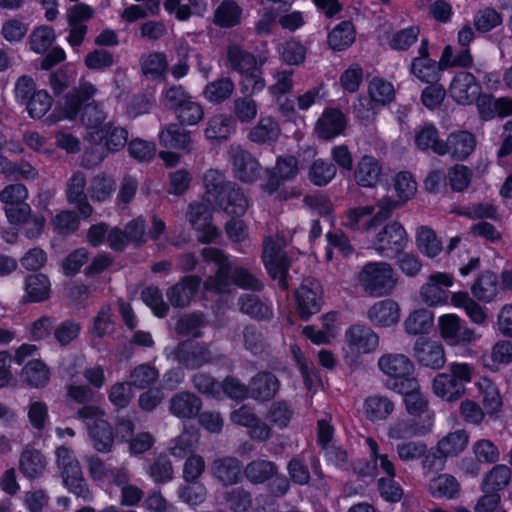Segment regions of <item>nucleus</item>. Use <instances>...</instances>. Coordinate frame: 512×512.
<instances>
[{
    "mask_svg": "<svg viewBox=\"0 0 512 512\" xmlns=\"http://www.w3.org/2000/svg\"><path fill=\"white\" fill-rule=\"evenodd\" d=\"M357 282L370 297L389 296L397 285V275L388 262H367L357 275Z\"/></svg>",
    "mask_w": 512,
    "mask_h": 512,
    "instance_id": "20e7f679",
    "label": "nucleus"
},
{
    "mask_svg": "<svg viewBox=\"0 0 512 512\" xmlns=\"http://www.w3.org/2000/svg\"><path fill=\"white\" fill-rule=\"evenodd\" d=\"M474 375L475 367L472 364L451 362L445 372L434 377L432 391L443 401L456 402L466 395V385L472 382Z\"/></svg>",
    "mask_w": 512,
    "mask_h": 512,
    "instance_id": "f257e3e1",
    "label": "nucleus"
},
{
    "mask_svg": "<svg viewBox=\"0 0 512 512\" xmlns=\"http://www.w3.org/2000/svg\"><path fill=\"white\" fill-rule=\"evenodd\" d=\"M236 130L233 117L217 114L209 118L204 130L205 137L211 141H226Z\"/></svg>",
    "mask_w": 512,
    "mask_h": 512,
    "instance_id": "473e14b6",
    "label": "nucleus"
},
{
    "mask_svg": "<svg viewBox=\"0 0 512 512\" xmlns=\"http://www.w3.org/2000/svg\"><path fill=\"white\" fill-rule=\"evenodd\" d=\"M235 90V84L230 77H221L209 82L203 91L204 97L211 103L220 104L229 99Z\"/></svg>",
    "mask_w": 512,
    "mask_h": 512,
    "instance_id": "49530a36",
    "label": "nucleus"
},
{
    "mask_svg": "<svg viewBox=\"0 0 512 512\" xmlns=\"http://www.w3.org/2000/svg\"><path fill=\"white\" fill-rule=\"evenodd\" d=\"M141 71L152 79L164 78L168 71V60L162 52L143 55L140 60Z\"/></svg>",
    "mask_w": 512,
    "mask_h": 512,
    "instance_id": "3c124183",
    "label": "nucleus"
},
{
    "mask_svg": "<svg viewBox=\"0 0 512 512\" xmlns=\"http://www.w3.org/2000/svg\"><path fill=\"white\" fill-rule=\"evenodd\" d=\"M337 168L332 162L324 159H316L308 169L309 181L318 187L329 184L336 176Z\"/></svg>",
    "mask_w": 512,
    "mask_h": 512,
    "instance_id": "de8ad7c7",
    "label": "nucleus"
},
{
    "mask_svg": "<svg viewBox=\"0 0 512 512\" xmlns=\"http://www.w3.org/2000/svg\"><path fill=\"white\" fill-rule=\"evenodd\" d=\"M276 474H278V466L265 459L252 460L243 468V476L253 485L264 484Z\"/></svg>",
    "mask_w": 512,
    "mask_h": 512,
    "instance_id": "7c9ffc66",
    "label": "nucleus"
},
{
    "mask_svg": "<svg viewBox=\"0 0 512 512\" xmlns=\"http://www.w3.org/2000/svg\"><path fill=\"white\" fill-rule=\"evenodd\" d=\"M115 190V181L105 173H99L94 176L90 182L89 192L92 199L103 202L110 198Z\"/></svg>",
    "mask_w": 512,
    "mask_h": 512,
    "instance_id": "338daca9",
    "label": "nucleus"
},
{
    "mask_svg": "<svg viewBox=\"0 0 512 512\" xmlns=\"http://www.w3.org/2000/svg\"><path fill=\"white\" fill-rule=\"evenodd\" d=\"M159 378V371L150 364H140L130 372V384L138 389L152 386Z\"/></svg>",
    "mask_w": 512,
    "mask_h": 512,
    "instance_id": "69168bd1",
    "label": "nucleus"
},
{
    "mask_svg": "<svg viewBox=\"0 0 512 512\" xmlns=\"http://www.w3.org/2000/svg\"><path fill=\"white\" fill-rule=\"evenodd\" d=\"M227 61L229 67L239 74L249 72L260 64L252 53L238 44H230L227 47Z\"/></svg>",
    "mask_w": 512,
    "mask_h": 512,
    "instance_id": "a19ab883",
    "label": "nucleus"
},
{
    "mask_svg": "<svg viewBox=\"0 0 512 512\" xmlns=\"http://www.w3.org/2000/svg\"><path fill=\"white\" fill-rule=\"evenodd\" d=\"M290 239L283 232L266 237L263 242L262 261L265 268L282 290L289 287L287 277L290 268V260L283 249L289 244Z\"/></svg>",
    "mask_w": 512,
    "mask_h": 512,
    "instance_id": "39448f33",
    "label": "nucleus"
},
{
    "mask_svg": "<svg viewBox=\"0 0 512 512\" xmlns=\"http://www.w3.org/2000/svg\"><path fill=\"white\" fill-rule=\"evenodd\" d=\"M408 235L403 225L397 221L386 224L372 241L373 249L381 256L394 258L403 252Z\"/></svg>",
    "mask_w": 512,
    "mask_h": 512,
    "instance_id": "423d86ee",
    "label": "nucleus"
},
{
    "mask_svg": "<svg viewBox=\"0 0 512 512\" xmlns=\"http://www.w3.org/2000/svg\"><path fill=\"white\" fill-rule=\"evenodd\" d=\"M480 85L470 72L457 73L450 84V96L459 104H472L480 94Z\"/></svg>",
    "mask_w": 512,
    "mask_h": 512,
    "instance_id": "2eb2a0df",
    "label": "nucleus"
},
{
    "mask_svg": "<svg viewBox=\"0 0 512 512\" xmlns=\"http://www.w3.org/2000/svg\"><path fill=\"white\" fill-rule=\"evenodd\" d=\"M240 311L258 320L272 317V310L267 303L263 302L254 294H243L238 299Z\"/></svg>",
    "mask_w": 512,
    "mask_h": 512,
    "instance_id": "603ef678",
    "label": "nucleus"
},
{
    "mask_svg": "<svg viewBox=\"0 0 512 512\" xmlns=\"http://www.w3.org/2000/svg\"><path fill=\"white\" fill-rule=\"evenodd\" d=\"M233 119L241 123L252 122L258 113V104L249 94L234 98L231 108Z\"/></svg>",
    "mask_w": 512,
    "mask_h": 512,
    "instance_id": "6e6d98bb",
    "label": "nucleus"
},
{
    "mask_svg": "<svg viewBox=\"0 0 512 512\" xmlns=\"http://www.w3.org/2000/svg\"><path fill=\"white\" fill-rule=\"evenodd\" d=\"M281 383L275 374L260 371L249 381L250 398L258 402L272 400L280 389Z\"/></svg>",
    "mask_w": 512,
    "mask_h": 512,
    "instance_id": "a211bd4d",
    "label": "nucleus"
},
{
    "mask_svg": "<svg viewBox=\"0 0 512 512\" xmlns=\"http://www.w3.org/2000/svg\"><path fill=\"white\" fill-rule=\"evenodd\" d=\"M25 291L30 302H43L50 297V281L44 274H31L25 279Z\"/></svg>",
    "mask_w": 512,
    "mask_h": 512,
    "instance_id": "09e8293b",
    "label": "nucleus"
},
{
    "mask_svg": "<svg viewBox=\"0 0 512 512\" xmlns=\"http://www.w3.org/2000/svg\"><path fill=\"white\" fill-rule=\"evenodd\" d=\"M451 303L465 310L472 322L482 325L487 321L486 309L469 296L465 291L456 292L451 296Z\"/></svg>",
    "mask_w": 512,
    "mask_h": 512,
    "instance_id": "79ce46f5",
    "label": "nucleus"
},
{
    "mask_svg": "<svg viewBox=\"0 0 512 512\" xmlns=\"http://www.w3.org/2000/svg\"><path fill=\"white\" fill-rule=\"evenodd\" d=\"M373 213V205L349 208L341 217V224L350 230L367 232L368 230L364 229L363 218L371 216Z\"/></svg>",
    "mask_w": 512,
    "mask_h": 512,
    "instance_id": "e2e57ef3",
    "label": "nucleus"
},
{
    "mask_svg": "<svg viewBox=\"0 0 512 512\" xmlns=\"http://www.w3.org/2000/svg\"><path fill=\"white\" fill-rule=\"evenodd\" d=\"M413 350L414 357L424 367L438 370L445 365V350L437 341L420 338L415 342Z\"/></svg>",
    "mask_w": 512,
    "mask_h": 512,
    "instance_id": "dca6fc26",
    "label": "nucleus"
},
{
    "mask_svg": "<svg viewBox=\"0 0 512 512\" xmlns=\"http://www.w3.org/2000/svg\"><path fill=\"white\" fill-rule=\"evenodd\" d=\"M481 402L488 416H494L501 411L503 402L499 389L489 378L482 377L476 383Z\"/></svg>",
    "mask_w": 512,
    "mask_h": 512,
    "instance_id": "e433bc0d",
    "label": "nucleus"
},
{
    "mask_svg": "<svg viewBox=\"0 0 512 512\" xmlns=\"http://www.w3.org/2000/svg\"><path fill=\"white\" fill-rule=\"evenodd\" d=\"M476 138L475 136L466 131L459 130L452 132L444 141V155H450L453 159L464 160L475 149Z\"/></svg>",
    "mask_w": 512,
    "mask_h": 512,
    "instance_id": "b1692460",
    "label": "nucleus"
},
{
    "mask_svg": "<svg viewBox=\"0 0 512 512\" xmlns=\"http://www.w3.org/2000/svg\"><path fill=\"white\" fill-rule=\"evenodd\" d=\"M106 113L104 112L102 106L95 102L94 100L88 101L85 103L81 115L82 123L92 132L90 133L92 137H95L97 134L104 132V127L107 125L105 123Z\"/></svg>",
    "mask_w": 512,
    "mask_h": 512,
    "instance_id": "c03bdc74",
    "label": "nucleus"
},
{
    "mask_svg": "<svg viewBox=\"0 0 512 512\" xmlns=\"http://www.w3.org/2000/svg\"><path fill=\"white\" fill-rule=\"evenodd\" d=\"M366 418L372 422L386 420L394 411V402L387 396L375 394L367 397L363 405Z\"/></svg>",
    "mask_w": 512,
    "mask_h": 512,
    "instance_id": "c9c22d12",
    "label": "nucleus"
},
{
    "mask_svg": "<svg viewBox=\"0 0 512 512\" xmlns=\"http://www.w3.org/2000/svg\"><path fill=\"white\" fill-rule=\"evenodd\" d=\"M147 473L156 484L167 483L174 477L172 463L170 459L163 454L158 455L152 460Z\"/></svg>",
    "mask_w": 512,
    "mask_h": 512,
    "instance_id": "0e129e2a",
    "label": "nucleus"
},
{
    "mask_svg": "<svg viewBox=\"0 0 512 512\" xmlns=\"http://www.w3.org/2000/svg\"><path fill=\"white\" fill-rule=\"evenodd\" d=\"M227 214L240 217L245 214L249 203L242 189L234 182H229L226 189L214 201Z\"/></svg>",
    "mask_w": 512,
    "mask_h": 512,
    "instance_id": "412c9836",
    "label": "nucleus"
},
{
    "mask_svg": "<svg viewBox=\"0 0 512 512\" xmlns=\"http://www.w3.org/2000/svg\"><path fill=\"white\" fill-rule=\"evenodd\" d=\"M395 392L404 395V404L409 415L414 417L425 415L424 420H428V417L431 415L432 420L434 419V412L429 409L428 399L420 392L418 379L414 389Z\"/></svg>",
    "mask_w": 512,
    "mask_h": 512,
    "instance_id": "ea45409f",
    "label": "nucleus"
},
{
    "mask_svg": "<svg viewBox=\"0 0 512 512\" xmlns=\"http://www.w3.org/2000/svg\"><path fill=\"white\" fill-rule=\"evenodd\" d=\"M345 341L352 351L368 354L377 350L380 339L370 327L353 324L345 332Z\"/></svg>",
    "mask_w": 512,
    "mask_h": 512,
    "instance_id": "4468645a",
    "label": "nucleus"
},
{
    "mask_svg": "<svg viewBox=\"0 0 512 512\" xmlns=\"http://www.w3.org/2000/svg\"><path fill=\"white\" fill-rule=\"evenodd\" d=\"M96 88L89 82H82L75 92L65 97L63 104L64 116L68 119H74L79 111L96 93Z\"/></svg>",
    "mask_w": 512,
    "mask_h": 512,
    "instance_id": "c756f323",
    "label": "nucleus"
},
{
    "mask_svg": "<svg viewBox=\"0 0 512 512\" xmlns=\"http://www.w3.org/2000/svg\"><path fill=\"white\" fill-rule=\"evenodd\" d=\"M415 144L420 150H431L439 156H444V140L439 137L438 129L430 123H425L415 132Z\"/></svg>",
    "mask_w": 512,
    "mask_h": 512,
    "instance_id": "4c0bfd02",
    "label": "nucleus"
},
{
    "mask_svg": "<svg viewBox=\"0 0 512 512\" xmlns=\"http://www.w3.org/2000/svg\"><path fill=\"white\" fill-rule=\"evenodd\" d=\"M346 115L337 108H326L316 121L314 132L319 139L331 141L347 128Z\"/></svg>",
    "mask_w": 512,
    "mask_h": 512,
    "instance_id": "9b49d317",
    "label": "nucleus"
},
{
    "mask_svg": "<svg viewBox=\"0 0 512 512\" xmlns=\"http://www.w3.org/2000/svg\"><path fill=\"white\" fill-rule=\"evenodd\" d=\"M24 381L32 387L42 388L50 380V370L47 365L38 359L29 361L22 369Z\"/></svg>",
    "mask_w": 512,
    "mask_h": 512,
    "instance_id": "8fccbe9b",
    "label": "nucleus"
},
{
    "mask_svg": "<svg viewBox=\"0 0 512 512\" xmlns=\"http://www.w3.org/2000/svg\"><path fill=\"white\" fill-rule=\"evenodd\" d=\"M205 325L204 316L198 313L185 314L181 316L176 325L175 331L182 337L199 338L202 336L200 329Z\"/></svg>",
    "mask_w": 512,
    "mask_h": 512,
    "instance_id": "680f3d73",
    "label": "nucleus"
},
{
    "mask_svg": "<svg viewBox=\"0 0 512 512\" xmlns=\"http://www.w3.org/2000/svg\"><path fill=\"white\" fill-rule=\"evenodd\" d=\"M416 244L420 252L430 258L436 257L442 251L441 241L437 238L435 232L427 226L418 228Z\"/></svg>",
    "mask_w": 512,
    "mask_h": 512,
    "instance_id": "bf43d9fd",
    "label": "nucleus"
},
{
    "mask_svg": "<svg viewBox=\"0 0 512 512\" xmlns=\"http://www.w3.org/2000/svg\"><path fill=\"white\" fill-rule=\"evenodd\" d=\"M379 370L387 377L385 387L391 391H409L416 387L413 361L402 353H384L378 359Z\"/></svg>",
    "mask_w": 512,
    "mask_h": 512,
    "instance_id": "f03ea898",
    "label": "nucleus"
},
{
    "mask_svg": "<svg viewBox=\"0 0 512 512\" xmlns=\"http://www.w3.org/2000/svg\"><path fill=\"white\" fill-rule=\"evenodd\" d=\"M210 473L223 487L237 485L243 478L242 462L232 456L217 457L210 464Z\"/></svg>",
    "mask_w": 512,
    "mask_h": 512,
    "instance_id": "f8f14e48",
    "label": "nucleus"
},
{
    "mask_svg": "<svg viewBox=\"0 0 512 512\" xmlns=\"http://www.w3.org/2000/svg\"><path fill=\"white\" fill-rule=\"evenodd\" d=\"M428 46V39L423 38L418 48V56L411 61L410 73L423 83H437L441 80L443 68L429 57Z\"/></svg>",
    "mask_w": 512,
    "mask_h": 512,
    "instance_id": "9d476101",
    "label": "nucleus"
},
{
    "mask_svg": "<svg viewBox=\"0 0 512 512\" xmlns=\"http://www.w3.org/2000/svg\"><path fill=\"white\" fill-rule=\"evenodd\" d=\"M47 467V459L43 452L27 445L19 456V471L29 480L40 478Z\"/></svg>",
    "mask_w": 512,
    "mask_h": 512,
    "instance_id": "aec40b11",
    "label": "nucleus"
},
{
    "mask_svg": "<svg viewBox=\"0 0 512 512\" xmlns=\"http://www.w3.org/2000/svg\"><path fill=\"white\" fill-rule=\"evenodd\" d=\"M428 491L438 499L455 500L461 495V484L451 474H440L429 481Z\"/></svg>",
    "mask_w": 512,
    "mask_h": 512,
    "instance_id": "bb28decb",
    "label": "nucleus"
},
{
    "mask_svg": "<svg viewBox=\"0 0 512 512\" xmlns=\"http://www.w3.org/2000/svg\"><path fill=\"white\" fill-rule=\"evenodd\" d=\"M201 278L196 275L184 276L178 283L167 290V298L174 307H186L196 295Z\"/></svg>",
    "mask_w": 512,
    "mask_h": 512,
    "instance_id": "4be33fe9",
    "label": "nucleus"
},
{
    "mask_svg": "<svg viewBox=\"0 0 512 512\" xmlns=\"http://www.w3.org/2000/svg\"><path fill=\"white\" fill-rule=\"evenodd\" d=\"M99 141L105 140V147L110 152H118L125 147L128 140V132L125 128L107 123L104 132L96 135Z\"/></svg>",
    "mask_w": 512,
    "mask_h": 512,
    "instance_id": "4d7b16f0",
    "label": "nucleus"
},
{
    "mask_svg": "<svg viewBox=\"0 0 512 512\" xmlns=\"http://www.w3.org/2000/svg\"><path fill=\"white\" fill-rule=\"evenodd\" d=\"M232 265L224 264L218 267L216 273L204 282V288L215 293H225L229 290L232 282Z\"/></svg>",
    "mask_w": 512,
    "mask_h": 512,
    "instance_id": "774afa93",
    "label": "nucleus"
},
{
    "mask_svg": "<svg viewBox=\"0 0 512 512\" xmlns=\"http://www.w3.org/2000/svg\"><path fill=\"white\" fill-rule=\"evenodd\" d=\"M173 358L187 369H198L212 361V352L204 343L184 340L172 352Z\"/></svg>",
    "mask_w": 512,
    "mask_h": 512,
    "instance_id": "1a4fd4ad",
    "label": "nucleus"
},
{
    "mask_svg": "<svg viewBox=\"0 0 512 512\" xmlns=\"http://www.w3.org/2000/svg\"><path fill=\"white\" fill-rule=\"evenodd\" d=\"M228 158L232 172L242 183L252 184L260 179L262 166L258 159L240 145L232 144L228 149Z\"/></svg>",
    "mask_w": 512,
    "mask_h": 512,
    "instance_id": "0eeeda50",
    "label": "nucleus"
},
{
    "mask_svg": "<svg viewBox=\"0 0 512 512\" xmlns=\"http://www.w3.org/2000/svg\"><path fill=\"white\" fill-rule=\"evenodd\" d=\"M471 293L479 302L490 303L499 293L497 275L492 271L482 272L471 286Z\"/></svg>",
    "mask_w": 512,
    "mask_h": 512,
    "instance_id": "c85d7f7f",
    "label": "nucleus"
},
{
    "mask_svg": "<svg viewBox=\"0 0 512 512\" xmlns=\"http://www.w3.org/2000/svg\"><path fill=\"white\" fill-rule=\"evenodd\" d=\"M432 430V417H428V420L418 422L415 419L412 420H398L393 423L388 429V437L391 439H405L414 436H423Z\"/></svg>",
    "mask_w": 512,
    "mask_h": 512,
    "instance_id": "cd10ccee",
    "label": "nucleus"
},
{
    "mask_svg": "<svg viewBox=\"0 0 512 512\" xmlns=\"http://www.w3.org/2000/svg\"><path fill=\"white\" fill-rule=\"evenodd\" d=\"M202 404L201 398L196 394L180 391L170 398L169 411L181 420H191L199 415Z\"/></svg>",
    "mask_w": 512,
    "mask_h": 512,
    "instance_id": "6ab92c4d",
    "label": "nucleus"
},
{
    "mask_svg": "<svg viewBox=\"0 0 512 512\" xmlns=\"http://www.w3.org/2000/svg\"><path fill=\"white\" fill-rule=\"evenodd\" d=\"M55 464L64 486L70 493L84 502H89L93 499V494L84 478L81 464L71 447L61 445L56 448Z\"/></svg>",
    "mask_w": 512,
    "mask_h": 512,
    "instance_id": "7ed1b4c3",
    "label": "nucleus"
},
{
    "mask_svg": "<svg viewBox=\"0 0 512 512\" xmlns=\"http://www.w3.org/2000/svg\"><path fill=\"white\" fill-rule=\"evenodd\" d=\"M94 449L99 453H110L114 446V431L106 420H96L88 428Z\"/></svg>",
    "mask_w": 512,
    "mask_h": 512,
    "instance_id": "2f4dec72",
    "label": "nucleus"
},
{
    "mask_svg": "<svg viewBox=\"0 0 512 512\" xmlns=\"http://www.w3.org/2000/svg\"><path fill=\"white\" fill-rule=\"evenodd\" d=\"M160 144L166 148L178 149L190 153L193 150V142L190 132L179 128L176 124L165 127L160 135Z\"/></svg>",
    "mask_w": 512,
    "mask_h": 512,
    "instance_id": "f704fd0d",
    "label": "nucleus"
},
{
    "mask_svg": "<svg viewBox=\"0 0 512 512\" xmlns=\"http://www.w3.org/2000/svg\"><path fill=\"white\" fill-rule=\"evenodd\" d=\"M404 202L400 199L395 200L390 196H384L376 202L374 209L377 208V213L370 219L365 221L364 229L371 230L376 227L380 222L390 218L395 209L402 206Z\"/></svg>",
    "mask_w": 512,
    "mask_h": 512,
    "instance_id": "052dcab7",
    "label": "nucleus"
},
{
    "mask_svg": "<svg viewBox=\"0 0 512 512\" xmlns=\"http://www.w3.org/2000/svg\"><path fill=\"white\" fill-rule=\"evenodd\" d=\"M355 28L351 21H342L328 34V45L334 51H343L355 41Z\"/></svg>",
    "mask_w": 512,
    "mask_h": 512,
    "instance_id": "a18cd8bd",
    "label": "nucleus"
},
{
    "mask_svg": "<svg viewBox=\"0 0 512 512\" xmlns=\"http://www.w3.org/2000/svg\"><path fill=\"white\" fill-rule=\"evenodd\" d=\"M453 284V277L447 273L437 272L429 276V281L421 287V297L429 306L443 304L449 297L448 288Z\"/></svg>",
    "mask_w": 512,
    "mask_h": 512,
    "instance_id": "f3484780",
    "label": "nucleus"
},
{
    "mask_svg": "<svg viewBox=\"0 0 512 512\" xmlns=\"http://www.w3.org/2000/svg\"><path fill=\"white\" fill-rule=\"evenodd\" d=\"M321 283L313 278H304L296 292L297 313L303 320L318 313L324 303Z\"/></svg>",
    "mask_w": 512,
    "mask_h": 512,
    "instance_id": "6e6552de",
    "label": "nucleus"
},
{
    "mask_svg": "<svg viewBox=\"0 0 512 512\" xmlns=\"http://www.w3.org/2000/svg\"><path fill=\"white\" fill-rule=\"evenodd\" d=\"M242 8L235 0H224L214 13V23L223 28H231L240 23Z\"/></svg>",
    "mask_w": 512,
    "mask_h": 512,
    "instance_id": "864d4df0",
    "label": "nucleus"
},
{
    "mask_svg": "<svg viewBox=\"0 0 512 512\" xmlns=\"http://www.w3.org/2000/svg\"><path fill=\"white\" fill-rule=\"evenodd\" d=\"M226 507L232 512H246L252 506V494L244 487H234L223 493Z\"/></svg>",
    "mask_w": 512,
    "mask_h": 512,
    "instance_id": "13d9d810",
    "label": "nucleus"
},
{
    "mask_svg": "<svg viewBox=\"0 0 512 512\" xmlns=\"http://www.w3.org/2000/svg\"><path fill=\"white\" fill-rule=\"evenodd\" d=\"M439 328L442 338L451 345L471 343L476 337L475 331L463 325L461 319L454 314L441 316Z\"/></svg>",
    "mask_w": 512,
    "mask_h": 512,
    "instance_id": "ddd939ff",
    "label": "nucleus"
},
{
    "mask_svg": "<svg viewBox=\"0 0 512 512\" xmlns=\"http://www.w3.org/2000/svg\"><path fill=\"white\" fill-rule=\"evenodd\" d=\"M511 469L504 464L495 465L481 482L482 492H496L503 490L510 483Z\"/></svg>",
    "mask_w": 512,
    "mask_h": 512,
    "instance_id": "37998d69",
    "label": "nucleus"
},
{
    "mask_svg": "<svg viewBox=\"0 0 512 512\" xmlns=\"http://www.w3.org/2000/svg\"><path fill=\"white\" fill-rule=\"evenodd\" d=\"M85 187V174L80 171L75 172L67 182L66 195L68 202L75 205L84 218H88L91 216L93 208L88 202Z\"/></svg>",
    "mask_w": 512,
    "mask_h": 512,
    "instance_id": "393cba45",
    "label": "nucleus"
},
{
    "mask_svg": "<svg viewBox=\"0 0 512 512\" xmlns=\"http://www.w3.org/2000/svg\"><path fill=\"white\" fill-rule=\"evenodd\" d=\"M433 326V314L427 309L414 310L404 321L405 331L410 335L428 333Z\"/></svg>",
    "mask_w": 512,
    "mask_h": 512,
    "instance_id": "5fc2aeb1",
    "label": "nucleus"
},
{
    "mask_svg": "<svg viewBox=\"0 0 512 512\" xmlns=\"http://www.w3.org/2000/svg\"><path fill=\"white\" fill-rule=\"evenodd\" d=\"M281 133L277 121L272 117H261L258 123L249 130L248 139L256 144H270L275 142Z\"/></svg>",
    "mask_w": 512,
    "mask_h": 512,
    "instance_id": "58836bf2",
    "label": "nucleus"
},
{
    "mask_svg": "<svg viewBox=\"0 0 512 512\" xmlns=\"http://www.w3.org/2000/svg\"><path fill=\"white\" fill-rule=\"evenodd\" d=\"M469 443V434L464 429L448 433L437 443V452L440 458L456 457L461 454Z\"/></svg>",
    "mask_w": 512,
    "mask_h": 512,
    "instance_id": "72a5a7b5",
    "label": "nucleus"
},
{
    "mask_svg": "<svg viewBox=\"0 0 512 512\" xmlns=\"http://www.w3.org/2000/svg\"><path fill=\"white\" fill-rule=\"evenodd\" d=\"M368 320L377 327H390L400 319V307L392 299L375 302L367 311Z\"/></svg>",
    "mask_w": 512,
    "mask_h": 512,
    "instance_id": "5701e85b",
    "label": "nucleus"
},
{
    "mask_svg": "<svg viewBox=\"0 0 512 512\" xmlns=\"http://www.w3.org/2000/svg\"><path fill=\"white\" fill-rule=\"evenodd\" d=\"M382 170V163L378 159L371 155H364L356 165L354 180L361 187L373 188L380 181Z\"/></svg>",
    "mask_w": 512,
    "mask_h": 512,
    "instance_id": "a878e982",
    "label": "nucleus"
}]
</instances>
